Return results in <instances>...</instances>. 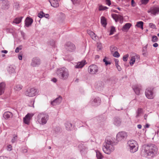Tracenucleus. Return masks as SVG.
<instances>
[{
  "label": "nucleus",
  "instance_id": "f257e3e1",
  "mask_svg": "<svg viewBox=\"0 0 159 159\" xmlns=\"http://www.w3.org/2000/svg\"><path fill=\"white\" fill-rule=\"evenodd\" d=\"M158 148L153 144L144 145L142 147L141 153L143 156L148 158L154 157L157 155Z\"/></svg>",
  "mask_w": 159,
  "mask_h": 159
},
{
  "label": "nucleus",
  "instance_id": "aec40b11",
  "mask_svg": "<svg viewBox=\"0 0 159 159\" xmlns=\"http://www.w3.org/2000/svg\"><path fill=\"white\" fill-rule=\"evenodd\" d=\"M141 88V85L138 84L134 85L132 87L133 90L135 92V93L137 95H139L140 94Z\"/></svg>",
  "mask_w": 159,
  "mask_h": 159
},
{
  "label": "nucleus",
  "instance_id": "a19ab883",
  "mask_svg": "<svg viewBox=\"0 0 159 159\" xmlns=\"http://www.w3.org/2000/svg\"><path fill=\"white\" fill-rule=\"evenodd\" d=\"M44 13L42 11H41L38 13V16L39 18H42L44 17Z\"/></svg>",
  "mask_w": 159,
  "mask_h": 159
},
{
  "label": "nucleus",
  "instance_id": "c756f323",
  "mask_svg": "<svg viewBox=\"0 0 159 159\" xmlns=\"http://www.w3.org/2000/svg\"><path fill=\"white\" fill-rule=\"evenodd\" d=\"M22 17H21L19 18H17L14 19L13 21V23H15L16 24L20 23L21 21V20Z\"/></svg>",
  "mask_w": 159,
  "mask_h": 159
},
{
  "label": "nucleus",
  "instance_id": "6e6552de",
  "mask_svg": "<svg viewBox=\"0 0 159 159\" xmlns=\"http://www.w3.org/2000/svg\"><path fill=\"white\" fill-rule=\"evenodd\" d=\"M145 94L146 97L149 99H153L155 96L152 90L150 88L146 89Z\"/></svg>",
  "mask_w": 159,
  "mask_h": 159
},
{
  "label": "nucleus",
  "instance_id": "dca6fc26",
  "mask_svg": "<svg viewBox=\"0 0 159 159\" xmlns=\"http://www.w3.org/2000/svg\"><path fill=\"white\" fill-rule=\"evenodd\" d=\"M95 87L98 91H101L103 89V82L102 81H98L96 82L95 85Z\"/></svg>",
  "mask_w": 159,
  "mask_h": 159
},
{
  "label": "nucleus",
  "instance_id": "8fccbe9b",
  "mask_svg": "<svg viewBox=\"0 0 159 159\" xmlns=\"http://www.w3.org/2000/svg\"><path fill=\"white\" fill-rule=\"evenodd\" d=\"M97 50L98 51L100 50L102 48V45L100 43H97Z\"/></svg>",
  "mask_w": 159,
  "mask_h": 159
},
{
  "label": "nucleus",
  "instance_id": "ddd939ff",
  "mask_svg": "<svg viewBox=\"0 0 159 159\" xmlns=\"http://www.w3.org/2000/svg\"><path fill=\"white\" fill-rule=\"evenodd\" d=\"M41 61L40 59L37 57L33 58L31 63V65L33 67L39 66L40 64Z\"/></svg>",
  "mask_w": 159,
  "mask_h": 159
},
{
  "label": "nucleus",
  "instance_id": "6e6d98bb",
  "mask_svg": "<svg viewBox=\"0 0 159 159\" xmlns=\"http://www.w3.org/2000/svg\"><path fill=\"white\" fill-rule=\"evenodd\" d=\"M55 42L53 40L51 41L50 42V44L52 47L55 46Z\"/></svg>",
  "mask_w": 159,
  "mask_h": 159
},
{
  "label": "nucleus",
  "instance_id": "0eeeda50",
  "mask_svg": "<svg viewBox=\"0 0 159 159\" xmlns=\"http://www.w3.org/2000/svg\"><path fill=\"white\" fill-rule=\"evenodd\" d=\"M127 136L126 132L124 131L119 132L116 135V137L118 142L121 141L126 139Z\"/></svg>",
  "mask_w": 159,
  "mask_h": 159
},
{
  "label": "nucleus",
  "instance_id": "7ed1b4c3",
  "mask_svg": "<svg viewBox=\"0 0 159 159\" xmlns=\"http://www.w3.org/2000/svg\"><path fill=\"white\" fill-rule=\"evenodd\" d=\"M49 119V116L45 113L39 114L37 116V120L39 123L42 125L46 124Z\"/></svg>",
  "mask_w": 159,
  "mask_h": 159
},
{
  "label": "nucleus",
  "instance_id": "49530a36",
  "mask_svg": "<svg viewBox=\"0 0 159 159\" xmlns=\"http://www.w3.org/2000/svg\"><path fill=\"white\" fill-rule=\"evenodd\" d=\"M149 26L150 27V28L153 29H156V25L152 23H150L149 24Z\"/></svg>",
  "mask_w": 159,
  "mask_h": 159
},
{
  "label": "nucleus",
  "instance_id": "423d86ee",
  "mask_svg": "<svg viewBox=\"0 0 159 159\" xmlns=\"http://www.w3.org/2000/svg\"><path fill=\"white\" fill-rule=\"evenodd\" d=\"M102 150L105 153L109 154V140L108 137L106 139L105 142L103 144Z\"/></svg>",
  "mask_w": 159,
  "mask_h": 159
},
{
  "label": "nucleus",
  "instance_id": "9b49d317",
  "mask_svg": "<svg viewBox=\"0 0 159 159\" xmlns=\"http://www.w3.org/2000/svg\"><path fill=\"white\" fill-rule=\"evenodd\" d=\"M101 99L98 97L93 98L90 102V103L93 106L99 105L101 104Z\"/></svg>",
  "mask_w": 159,
  "mask_h": 159
},
{
  "label": "nucleus",
  "instance_id": "a878e982",
  "mask_svg": "<svg viewBox=\"0 0 159 159\" xmlns=\"http://www.w3.org/2000/svg\"><path fill=\"white\" fill-rule=\"evenodd\" d=\"M121 121L119 118H115L114 119L113 123L116 126H119L120 125Z\"/></svg>",
  "mask_w": 159,
  "mask_h": 159
},
{
  "label": "nucleus",
  "instance_id": "f03ea898",
  "mask_svg": "<svg viewBox=\"0 0 159 159\" xmlns=\"http://www.w3.org/2000/svg\"><path fill=\"white\" fill-rule=\"evenodd\" d=\"M56 73L59 78L62 80L67 79L69 76V71L64 67L57 69Z\"/></svg>",
  "mask_w": 159,
  "mask_h": 159
},
{
  "label": "nucleus",
  "instance_id": "f3484780",
  "mask_svg": "<svg viewBox=\"0 0 159 159\" xmlns=\"http://www.w3.org/2000/svg\"><path fill=\"white\" fill-rule=\"evenodd\" d=\"M33 115L34 114H33L28 113L23 118L24 122L26 124L28 125L30 123V119Z\"/></svg>",
  "mask_w": 159,
  "mask_h": 159
},
{
  "label": "nucleus",
  "instance_id": "e2e57ef3",
  "mask_svg": "<svg viewBox=\"0 0 159 159\" xmlns=\"http://www.w3.org/2000/svg\"><path fill=\"white\" fill-rule=\"evenodd\" d=\"M115 62V66L118 65V63H119V60L118 59H115L114 60Z\"/></svg>",
  "mask_w": 159,
  "mask_h": 159
},
{
  "label": "nucleus",
  "instance_id": "1a4fd4ad",
  "mask_svg": "<svg viewBox=\"0 0 159 159\" xmlns=\"http://www.w3.org/2000/svg\"><path fill=\"white\" fill-rule=\"evenodd\" d=\"M37 89L34 88L28 89L25 92V95L29 97H33L36 94Z\"/></svg>",
  "mask_w": 159,
  "mask_h": 159
},
{
  "label": "nucleus",
  "instance_id": "7c9ffc66",
  "mask_svg": "<svg viewBox=\"0 0 159 159\" xmlns=\"http://www.w3.org/2000/svg\"><path fill=\"white\" fill-rule=\"evenodd\" d=\"M131 26V24L130 23H127L123 26V30H128L130 28Z\"/></svg>",
  "mask_w": 159,
  "mask_h": 159
},
{
  "label": "nucleus",
  "instance_id": "b1692460",
  "mask_svg": "<svg viewBox=\"0 0 159 159\" xmlns=\"http://www.w3.org/2000/svg\"><path fill=\"white\" fill-rule=\"evenodd\" d=\"M12 116L13 114L12 113L9 111H6L3 114V117L6 119L12 117Z\"/></svg>",
  "mask_w": 159,
  "mask_h": 159
},
{
  "label": "nucleus",
  "instance_id": "e433bc0d",
  "mask_svg": "<svg viewBox=\"0 0 159 159\" xmlns=\"http://www.w3.org/2000/svg\"><path fill=\"white\" fill-rule=\"evenodd\" d=\"M117 50V48L113 45L111 46L110 47V50H111L112 53L116 51Z\"/></svg>",
  "mask_w": 159,
  "mask_h": 159
},
{
  "label": "nucleus",
  "instance_id": "bf43d9fd",
  "mask_svg": "<svg viewBox=\"0 0 159 159\" xmlns=\"http://www.w3.org/2000/svg\"><path fill=\"white\" fill-rule=\"evenodd\" d=\"M131 4L133 7H134L136 5V3L134 0H131Z\"/></svg>",
  "mask_w": 159,
  "mask_h": 159
},
{
  "label": "nucleus",
  "instance_id": "a18cd8bd",
  "mask_svg": "<svg viewBox=\"0 0 159 159\" xmlns=\"http://www.w3.org/2000/svg\"><path fill=\"white\" fill-rule=\"evenodd\" d=\"M107 58L108 59V58H107L105 57L103 59V61L105 62V64L106 66H107L109 64V61H107Z\"/></svg>",
  "mask_w": 159,
  "mask_h": 159
},
{
  "label": "nucleus",
  "instance_id": "c85d7f7f",
  "mask_svg": "<svg viewBox=\"0 0 159 159\" xmlns=\"http://www.w3.org/2000/svg\"><path fill=\"white\" fill-rule=\"evenodd\" d=\"M143 22L142 21H139L137 22L135 26L137 27L141 28L142 30H143Z\"/></svg>",
  "mask_w": 159,
  "mask_h": 159
},
{
  "label": "nucleus",
  "instance_id": "de8ad7c7",
  "mask_svg": "<svg viewBox=\"0 0 159 159\" xmlns=\"http://www.w3.org/2000/svg\"><path fill=\"white\" fill-rule=\"evenodd\" d=\"M129 55L128 54H127L124 56L123 57V60L124 61H126L128 60V57Z\"/></svg>",
  "mask_w": 159,
  "mask_h": 159
},
{
  "label": "nucleus",
  "instance_id": "774afa93",
  "mask_svg": "<svg viewBox=\"0 0 159 159\" xmlns=\"http://www.w3.org/2000/svg\"><path fill=\"white\" fill-rule=\"evenodd\" d=\"M49 16V15L48 14H44V17H45L46 18H48Z\"/></svg>",
  "mask_w": 159,
  "mask_h": 159
},
{
  "label": "nucleus",
  "instance_id": "473e14b6",
  "mask_svg": "<svg viewBox=\"0 0 159 159\" xmlns=\"http://www.w3.org/2000/svg\"><path fill=\"white\" fill-rule=\"evenodd\" d=\"M96 157L98 159H102L103 158V156L99 151L96 150Z\"/></svg>",
  "mask_w": 159,
  "mask_h": 159
},
{
  "label": "nucleus",
  "instance_id": "4c0bfd02",
  "mask_svg": "<svg viewBox=\"0 0 159 159\" xmlns=\"http://www.w3.org/2000/svg\"><path fill=\"white\" fill-rule=\"evenodd\" d=\"M116 32L115 28L114 26L111 27V29L110 30V35H111L114 34Z\"/></svg>",
  "mask_w": 159,
  "mask_h": 159
},
{
  "label": "nucleus",
  "instance_id": "4d7b16f0",
  "mask_svg": "<svg viewBox=\"0 0 159 159\" xmlns=\"http://www.w3.org/2000/svg\"><path fill=\"white\" fill-rule=\"evenodd\" d=\"M21 36L23 38V39H26V38H25V33L23 31H21Z\"/></svg>",
  "mask_w": 159,
  "mask_h": 159
},
{
  "label": "nucleus",
  "instance_id": "72a5a7b5",
  "mask_svg": "<svg viewBox=\"0 0 159 159\" xmlns=\"http://www.w3.org/2000/svg\"><path fill=\"white\" fill-rule=\"evenodd\" d=\"M143 113V110L142 109L139 108H138L137 112L136 117H137L140 116Z\"/></svg>",
  "mask_w": 159,
  "mask_h": 159
},
{
  "label": "nucleus",
  "instance_id": "2eb2a0df",
  "mask_svg": "<svg viewBox=\"0 0 159 159\" xmlns=\"http://www.w3.org/2000/svg\"><path fill=\"white\" fill-rule=\"evenodd\" d=\"M148 12L151 13V14L156 15L159 13V7H152L148 11Z\"/></svg>",
  "mask_w": 159,
  "mask_h": 159
},
{
  "label": "nucleus",
  "instance_id": "f8f14e48",
  "mask_svg": "<svg viewBox=\"0 0 159 159\" xmlns=\"http://www.w3.org/2000/svg\"><path fill=\"white\" fill-rule=\"evenodd\" d=\"M88 71L91 74H95L98 71V67L96 65H91L88 68Z\"/></svg>",
  "mask_w": 159,
  "mask_h": 159
},
{
  "label": "nucleus",
  "instance_id": "13d9d810",
  "mask_svg": "<svg viewBox=\"0 0 159 159\" xmlns=\"http://www.w3.org/2000/svg\"><path fill=\"white\" fill-rule=\"evenodd\" d=\"M116 66L119 71H120L121 70V68L119 64L116 65Z\"/></svg>",
  "mask_w": 159,
  "mask_h": 159
},
{
  "label": "nucleus",
  "instance_id": "f704fd0d",
  "mask_svg": "<svg viewBox=\"0 0 159 159\" xmlns=\"http://www.w3.org/2000/svg\"><path fill=\"white\" fill-rule=\"evenodd\" d=\"M8 71L10 74L14 73L15 72V69L12 66H10L8 69Z\"/></svg>",
  "mask_w": 159,
  "mask_h": 159
},
{
  "label": "nucleus",
  "instance_id": "680f3d73",
  "mask_svg": "<svg viewBox=\"0 0 159 159\" xmlns=\"http://www.w3.org/2000/svg\"><path fill=\"white\" fill-rule=\"evenodd\" d=\"M87 33L90 35L92 34H93V31H91L90 30H87Z\"/></svg>",
  "mask_w": 159,
  "mask_h": 159
},
{
  "label": "nucleus",
  "instance_id": "ea45409f",
  "mask_svg": "<svg viewBox=\"0 0 159 159\" xmlns=\"http://www.w3.org/2000/svg\"><path fill=\"white\" fill-rule=\"evenodd\" d=\"M112 54H113V56L116 57L118 58L120 56L119 53L117 51H115L114 53H112Z\"/></svg>",
  "mask_w": 159,
  "mask_h": 159
},
{
  "label": "nucleus",
  "instance_id": "58836bf2",
  "mask_svg": "<svg viewBox=\"0 0 159 159\" xmlns=\"http://www.w3.org/2000/svg\"><path fill=\"white\" fill-rule=\"evenodd\" d=\"M118 15L116 14H112L111 16L112 18L115 20L116 22L117 21V18Z\"/></svg>",
  "mask_w": 159,
  "mask_h": 159
},
{
  "label": "nucleus",
  "instance_id": "c03bdc74",
  "mask_svg": "<svg viewBox=\"0 0 159 159\" xmlns=\"http://www.w3.org/2000/svg\"><path fill=\"white\" fill-rule=\"evenodd\" d=\"M90 36L93 40H95L96 39V35L94 32L93 33V34H91L90 35Z\"/></svg>",
  "mask_w": 159,
  "mask_h": 159
},
{
  "label": "nucleus",
  "instance_id": "69168bd1",
  "mask_svg": "<svg viewBox=\"0 0 159 159\" xmlns=\"http://www.w3.org/2000/svg\"><path fill=\"white\" fill-rule=\"evenodd\" d=\"M0 159H8V158L7 157L1 156H0Z\"/></svg>",
  "mask_w": 159,
  "mask_h": 159
},
{
  "label": "nucleus",
  "instance_id": "0e129e2a",
  "mask_svg": "<svg viewBox=\"0 0 159 159\" xmlns=\"http://www.w3.org/2000/svg\"><path fill=\"white\" fill-rule=\"evenodd\" d=\"M18 58L19 59L21 60L22 59V55L21 54H20L18 55Z\"/></svg>",
  "mask_w": 159,
  "mask_h": 159
},
{
  "label": "nucleus",
  "instance_id": "09e8293b",
  "mask_svg": "<svg viewBox=\"0 0 159 159\" xmlns=\"http://www.w3.org/2000/svg\"><path fill=\"white\" fill-rule=\"evenodd\" d=\"M22 47L21 45H20L19 47H17L15 50V52L16 53L18 52L19 50L22 49Z\"/></svg>",
  "mask_w": 159,
  "mask_h": 159
},
{
  "label": "nucleus",
  "instance_id": "3c124183",
  "mask_svg": "<svg viewBox=\"0 0 159 159\" xmlns=\"http://www.w3.org/2000/svg\"><path fill=\"white\" fill-rule=\"evenodd\" d=\"M17 135H15L11 140V142L12 143H15L17 139Z\"/></svg>",
  "mask_w": 159,
  "mask_h": 159
},
{
  "label": "nucleus",
  "instance_id": "cd10ccee",
  "mask_svg": "<svg viewBox=\"0 0 159 159\" xmlns=\"http://www.w3.org/2000/svg\"><path fill=\"white\" fill-rule=\"evenodd\" d=\"M65 127L66 130H70L72 128V124L69 122H67L65 124Z\"/></svg>",
  "mask_w": 159,
  "mask_h": 159
},
{
  "label": "nucleus",
  "instance_id": "a211bd4d",
  "mask_svg": "<svg viewBox=\"0 0 159 159\" xmlns=\"http://www.w3.org/2000/svg\"><path fill=\"white\" fill-rule=\"evenodd\" d=\"M62 97L61 96H59L55 100H53L51 102V104L53 106L59 105L61 103L62 100Z\"/></svg>",
  "mask_w": 159,
  "mask_h": 159
},
{
  "label": "nucleus",
  "instance_id": "2f4dec72",
  "mask_svg": "<svg viewBox=\"0 0 159 159\" xmlns=\"http://www.w3.org/2000/svg\"><path fill=\"white\" fill-rule=\"evenodd\" d=\"M22 86L20 84H16L14 87V89L17 91H20L22 88Z\"/></svg>",
  "mask_w": 159,
  "mask_h": 159
},
{
  "label": "nucleus",
  "instance_id": "79ce46f5",
  "mask_svg": "<svg viewBox=\"0 0 159 159\" xmlns=\"http://www.w3.org/2000/svg\"><path fill=\"white\" fill-rule=\"evenodd\" d=\"M106 7L103 6L102 5H100L99 7V11L104 10L107 9H108Z\"/></svg>",
  "mask_w": 159,
  "mask_h": 159
},
{
  "label": "nucleus",
  "instance_id": "c9c22d12",
  "mask_svg": "<svg viewBox=\"0 0 159 159\" xmlns=\"http://www.w3.org/2000/svg\"><path fill=\"white\" fill-rule=\"evenodd\" d=\"M60 130V128L59 127H57L54 128L53 129V132L55 134H58Z\"/></svg>",
  "mask_w": 159,
  "mask_h": 159
},
{
  "label": "nucleus",
  "instance_id": "4468645a",
  "mask_svg": "<svg viewBox=\"0 0 159 159\" xmlns=\"http://www.w3.org/2000/svg\"><path fill=\"white\" fill-rule=\"evenodd\" d=\"M118 140L117 138H111L110 140V152H112L114 150V147L113 145H116L118 143Z\"/></svg>",
  "mask_w": 159,
  "mask_h": 159
},
{
  "label": "nucleus",
  "instance_id": "37998d69",
  "mask_svg": "<svg viewBox=\"0 0 159 159\" xmlns=\"http://www.w3.org/2000/svg\"><path fill=\"white\" fill-rule=\"evenodd\" d=\"M158 38L156 36H153L152 37V41L153 42H156L157 41Z\"/></svg>",
  "mask_w": 159,
  "mask_h": 159
},
{
  "label": "nucleus",
  "instance_id": "864d4df0",
  "mask_svg": "<svg viewBox=\"0 0 159 159\" xmlns=\"http://www.w3.org/2000/svg\"><path fill=\"white\" fill-rule=\"evenodd\" d=\"M6 32L7 33H11L13 31V30L12 29L7 28L6 29Z\"/></svg>",
  "mask_w": 159,
  "mask_h": 159
},
{
  "label": "nucleus",
  "instance_id": "4be33fe9",
  "mask_svg": "<svg viewBox=\"0 0 159 159\" xmlns=\"http://www.w3.org/2000/svg\"><path fill=\"white\" fill-rule=\"evenodd\" d=\"M33 22V20L32 18L27 17L25 20V26L27 27H28L32 24Z\"/></svg>",
  "mask_w": 159,
  "mask_h": 159
},
{
  "label": "nucleus",
  "instance_id": "5fc2aeb1",
  "mask_svg": "<svg viewBox=\"0 0 159 159\" xmlns=\"http://www.w3.org/2000/svg\"><path fill=\"white\" fill-rule=\"evenodd\" d=\"M149 0H141V2L143 4H146L148 2Z\"/></svg>",
  "mask_w": 159,
  "mask_h": 159
},
{
  "label": "nucleus",
  "instance_id": "5701e85b",
  "mask_svg": "<svg viewBox=\"0 0 159 159\" xmlns=\"http://www.w3.org/2000/svg\"><path fill=\"white\" fill-rule=\"evenodd\" d=\"M52 6L54 7H57L59 6V4L57 0H49Z\"/></svg>",
  "mask_w": 159,
  "mask_h": 159
},
{
  "label": "nucleus",
  "instance_id": "9d476101",
  "mask_svg": "<svg viewBox=\"0 0 159 159\" xmlns=\"http://www.w3.org/2000/svg\"><path fill=\"white\" fill-rule=\"evenodd\" d=\"M9 7V2L7 0H0V8L3 10L7 9Z\"/></svg>",
  "mask_w": 159,
  "mask_h": 159
},
{
  "label": "nucleus",
  "instance_id": "393cba45",
  "mask_svg": "<svg viewBox=\"0 0 159 159\" xmlns=\"http://www.w3.org/2000/svg\"><path fill=\"white\" fill-rule=\"evenodd\" d=\"M5 84L4 82L0 84V95L3 93L5 89Z\"/></svg>",
  "mask_w": 159,
  "mask_h": 159
},
{
  "label": "nucleus",
  "instance_id": "39448f33",
  "mask_svg": "<svg viewBox=\"0 0 159 159\" xmlns=\"http://www.w3.org/2000/svg\"><path fill=\"white\" fill-rule=\"evenodd\" d=\"M65 48L66 50L70 52L75 51L76 49L75 45L70 42H68L65 44Z\"/></svg>",
  "mask_w": 159,
  "mask_h": 159
},
{
  "label": "nucleus",
  "instance_id": "052dcab7",
  "mask_svg": "<svg viewBox=\"0 0 159 159\" xmlns=\"http://www.w3.org/2000/svg\"><path fill=\"white\" fill-rule=\"evenodd\" d=\"M12 146L11 145H9L7 146V150L8 151H10L12 150Z\"/></svg>",
  "mask_w": 159,
  "mask_h": 159
},
{
  "label": "nucleus",
  "instance_id": "412c9836",
  "mask_svg": "<svg viewBox=\"0 0 159 159\" xmlns=\"http://www.w3.org/2000/svg\"><path fill=\"white\" fill-rule=\"evenodd\" d=\"M85 64L86 61L85 60H83L81 61L78 62L75 66V67L76 68H81L84 66Z\"/></svg>",
  "mask_w": 159,
  "mask_h": 159
},
{
  "label": "nucleus",
  "instance_id": "bb28decb",
  "mask_svg": "<svg viewBox=\"0 0 159 159\" xmlns=\"http://www.w3.org/2000/svg\"><path fill=\"white\" fill-rule=\"evenodd\" d=\"M101 23L102 25L105 27H106L107 22L106 19L104 16H102L101 18Z\"/></svg>",
  "mask_w": 159,
  "mask_h": 159
},
{
  "label": "nucleus",
  "instance_id": "338daca9",
  "mask_svg": "<svg viewBox=\"0 0 159 159\" xmlns=\"http://www.w3.org/2000/svg\"><path fill=\"white\" fill-rule=\"evenodd\" d=\"M74 4L78 2L79 0H71Z\"/></svg>",
  "mask_w": 159,
  "mask_h": 159
},
{
  "label": "nucleus",
  "instance_id": "603ef678",
  "mask_svg": "<svg viewBox=\"0 0 159 159\" xmlns=\"http://www.w3.org/2000/svg\"><path fill=\"white\" fill-rule=\"evenodd\" d=\"M117 18V21L118 20H120V21H122L123 20V17L120 15H118V16Z\"/></svg>",
  "mask_w": 159,
  "mask_h": 159
},
{
  "label": "nucleus",
  "instance_id": "20e7f679",
  "mask_svg": "<svg viewBox=\"0 0 159 159\" xmlns=\"http://www.w3.org/2000/svg\"><path fill=\"white\" fill-rule=\"evenodd\" d=\"M130 151L131 153H134L138 150V145L137 142L134 140H130L128 142Z\"/></svg>",
  "mask_w": 159,
  "mask_h": 159
},
{
  "label": "nucleus",
  "instance_id": "6ab92c4d",
  "mask_svg": "<svg viewBox=\"0 0 159 159\" xmlns=\"http://www.w3.org/2000/svg\"><path fill=\"white\" fill-rule=\"evenodd\" d=\"M140 57L138 55L134 54V55L131 57L130 61L129 62V64L131 66H133L135 60H139Z\"/></svg>",
  "mask_w": 159,
  "mask_h": 159
}]
</instances>
